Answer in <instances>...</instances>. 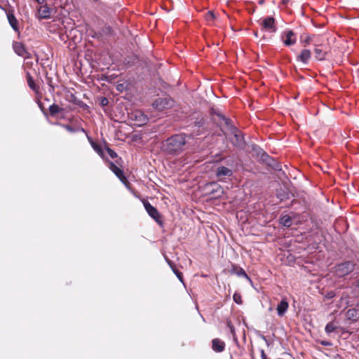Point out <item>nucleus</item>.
<instances>
[{
    "mask_svg": "<svg viewBox=\"0 0 359 359\" xmlns=\"http://www.w3.org/2000/svg\"><path fill=\"white\" fill-rule=\"evenodd\" d=\"M107 98H104L102 100V105H105L107 104Z\"/></svg>",
    "mask_w": 359,
    "mask_h": 359,
    "instance_id": "obj_35",
    "label": "nucleus"
},
{
    "mask_svg": "<svg viewBox=\"0 0 359 359\" xmlns=\"http://www.w3.org/2000/svg\"><path fill=\"white\" fill-rule=\"evenodd\" d=\"M311 57V52L309 49H303L297 56V60L304 64H308Z\"/></svg>",
    "mask_w": 359,
    "mask_h": 359,
    "instance_id": "obj_15",
    "label": "nucleus"
},
{
    "mask_svg": "<svg viewBox=\"0 0 359 359\" xmlns=\"http://www.w3.org/2000/svg\"><path fill=\"white\" fill-rule=\"evenodd\" d=\"M62 111V109L57 104H52L49 107V112L50 115L54 116L56 114Z\"/></svg>",
    "mask_w": 359,
    "mask_h": 359,
    "instance_id": "obj_25",
    "label": "nucleus"
},
{
    "mask_svg": "<svg viewBox=\"0 0 359 359\" xmlns=\"http://www.w3.org/2000/svg\"><path fill=\"white\" fill-rule=\"evenodd\" d=\"M167 262L168 263V264L170 266V267L172 268L173 272L175 273V274L177 276V277L178 278V279L181 281V282H183V276H182V273L179 271L175 267V266H172V262L171 261L167 259Z\"/></svg>",
    "mask_w": 359,
    "mask_h": 359,
    "instance_id": "obj_23",
    "label": "nucleus"
},
{
    "mask_svg": "<svg viewBox=\"0 0 359 359\" xmlns=\"http://www.w3.org/2000/svg\"><path fill=\"white\" fill-rule=\"evenodd\" d=\"M358 306H359V302H358Z\"/></svg>",
    "mask_w": 359,
    "mask_h": 359,
    "instance_id": "obj_42",
    "label": "nucleus"
},
{
    "mask_svg": "<svg viewBox=\"0 0 359 359\" xmlns=\"http://www.w3.org/2000/svg\"><path fill=\"white\" fill-rule=\"evenodd\" d=\"M76 132L81 131V132H83V133H86L87 135V133H86V130L83 128H82V127L78 126V127L76 128Z\"/></svg>",
    "mask_w": 359,
    "mask_h": 359,
    "instance_id": "obj_32",
    "label": "nucleus"
},
{
    "mask_svg": "<svg viewBox=\"0 0 359 359\" xmlns=\"http://www.w3.org/2000/svg\"><path fill=\"white\" fill-rule=\"evenodd\" d=\"M109 168L123 184L127 185L128 180L124 176L123 172L121 169L112 162L109 163Z\"/></svg>",
    "mask_w": 359,
    "mask_h": 359,
    "instance_id": "obj_13",
    "label": "nucleus"
},
{
    "mask_svg": "<svg viewBox=\"0 0 359 359\" xmlns=\"http://www.w3.org/2000/svg\"><path fill=\"white\" fill-rule=\"evenodd\" d=\"M282 39L285 46H290L296 43L294 33L292 30H286L282 35Z\"/></svg>",
    "mask_w": 359,
    "mask_h": 359,
    "instance_id": "obj_11",
    "label": "nucleus"
},
{
    "mask_svg": "<svg viewBox=\"0 0 359 359\" xmlns=\"http://www.w3.org/2000/svg\"><path fill=\"white\" fill-rule=\"evenodd\" d=\"M143 205L148 215L151 218H153L158 224H162L161 216L158 210L147 201L144 200Z\"/></svg>",
    "mask_w": 359,
    "mask_h": 359,
    "instance_id": "obj_6",
    "label": "nucleus"
},
{
    "mask_svg": "<svg viewBox=\"0 0 359 359\" xmlns=\"http://www.w3.org/2000/svg\"><path fill=\"white\" fill-rule=\"evenodd\" d=\"M13 48L15 52L20 56H25V53H27L24 46L19 42H15L13 44Z\"/></svg>",
    "mask_w": 359,
    "mask_h": 359,
    "instance_id": "obj_18",
    "label": "nucleus"
},
{
    "mask_svg": "<svg viewBox=\"0 0 359 359\" xmlns=\"http://www.w3.org/2000/svg\"><path fill=\"white\" fill-rule=\"evenodd\" d=\"M62 127L65 128L69 133H76V128H74L69 125H62Z\"/></svg>",
    "mask_w": 359,
    "mask_h": 359,
    "instance_id": "obj_28",
    "label": "nucleus"
},
{
    "mask_svg": "<svg viewBox=\"0 0 359 359\" xmlns=\"http://www.w3.org/2000/svg\"><path fill=\"white\" fill-rule=\"evenodd\" d=\"M235 273L240 277H244L246 279L250 280V278L242 268H234Z\"/></svg>",
    "mask_w": 359,
    "mask_h": 359,
    "instance_id": "obj_24",
    "label": "nucleus"
},
{
    "mask_svg": "<svg viewBox=\"0 0 359 359\" xmlns=\"http://www.w3.org/2000/svg\"><path fill=\"white\" fill-rule=\"evenodd\" d=\"M262 29L267 30L270 32H276V27L275 25V19L272 17L264 18L262 22Z\"/></svg>",
    "mask_w": 359,
    "mask_h": 359,
    "instance_id": "obj_12",
    "label": "nucleus"
},
{
    "mask_svg": "<svg viewBox=\"0 0 359 359\" xmlns=\"http://www.w3.org/2000/svg\"><path fill=\"white\" fill-rule=\"evenodd\" d=\"M261 358L262 359H267V356L263 349L261 350Z\"/></svg>",
    "mask_w": 359,
    "mask_h": 359,
    "instance_id": "obj_33",
    "label": "nucleus"
},
{
    "mask_svg": "<svg viewBox=\"0 0 359 359\" xmlns=\"http://www.w3.org/2000/svg\"><path fill=\"white\" fill-rule=\"evenodd\" d=\"M359 320V316H351V317L346 318L343 321L334 319V320L328 323L325 327V331L327 334L331 333H339V332H348V328L353 322Z\"/></svg>",
    "mask_w": 359,
    "mask_h": 359,
    "instance_id": "obj_2",
    "label": "nucleus"
},
{
    "mask_svg": "<svg viewBox=\"0 0 359 359\" xmlns=\"http://www.w3.org/2000/svg\"><path fill=\"white\" fill-rule=\"evenodd\" d=\"M333 295L332 294H329V297H332Z\"/></svg>",
    "mask_w": 359,
    "mask_h": 359,
    "instance_id": "obj_41",
    "label": "nucleus"
},
{
    "mask_svg": "<svg viewBox=\"0 0 359 359\" xmlns=\"http://www.w3.org/2000/svg\"><path fill=\"white\" fill-rule=\"evenodd\" d=\"M280 223L286 227H289L292 225V219L289 215H283L280 219Z\"/></svg>",
    "mask_w": 359,
    "mask_h": 359,
    "instance_id": "obj_21",
    "label": "nucleus"
},
{
    "mask_svg": "<svg viewBox=\"0 0 359 359\" xmlns=\"http://www.w3.org/2000/svg\"><path fill=\"white\" fill-rule=\"evenodd\" d=\"M215 174L219 181H225L233 175V170L225 166H219Z\"/></svg>",
    "mask_w": 359,
    "mask_h": 359,
    "instance_id": "obj_8",
    "label": "nucleus"
},
{
    "mask_svg": "<svg viewBox=\"0 0 359 359\" xmlns=\"http://www.w3.org/2000/svg\"><path fill=\"white\" fill-rule=\"evenodd\" d=\"M226 325L229 328L230 332L233 338V340L237 341V337L236 334L235 327L230 320H226Z\"/></svg>",
    "mask_w": 359,
    "mask_h": 359,
    "instance_id": "obj_22",
    "label": "nucleus"
},
{
    "mask_svg": "<svg viewBox=\"0 0 359 359\" xmlns=\"http://www.w3.org/2000/svg\"><path fill=\"white\" fill-rule=\"evenodd\" d=\"M355 264L351 262H345L335 266V273L338 277H344L354 270Z\"/></svg>",
    "mask_w": 359,
    "mask_h": 359,
    "instance_id": "obj_5",
    "label": "nucleus"
},
{
    "mask_svg": "<svg viewBox=\"0 0 359 359\" xmlns=\"http://www.w3.org/2000/svg\"><path fill=\"white\" fill-rule=\"evenodd\" d=\"M130 117L139 126L146 124L148 121L147 116L142 111L139 110L133 111Z\"/></svg>",
    "mask_w": 359,
    "mask_h": 359,
    "instance_id": "obj_10",
    "label": "nucleus"
},
{
    "mask_svg": "<svg viewBox=\"0 0 359 359\" xmlns=\"http://www.w3.org/2000/svg\"><path fill=\"white\" fill-rule=\"evenodd\" d=\"M39 4H42L44 0H35Z\"/></svg>",
    "mask_w": 359,
    "mask_h": 359,
    "instance_id": "obj_39",
    "label": "nucleus"
},
{
    "mask_svg": "<svg viewBox=\"0 0 359 359\" xmlns=\"http://www.w3.org/2000/svg\"><path fill=\"white\" fill-rule=\"evenodd\" d=\"M233 301L236 303V304H241L242 303V297H241V295L238 293V292H235L233 295Z\"/></svg>",
    "mask_w": 359,
    "mask_h": 359,
    "instance_id": "obj_26",
    "label": "nucleus"
},
{
    "mask_svg": "<svg viewBox=\"0 0 359 359\" xmlns=\"http://www.w3.org/2000/svg\"><path fill=\"white\" fill-rule=\"evenodd\" d=\"M355 288H357L358 290V292H359V279L356 282Z\"/></svg>",
    "mask_w": 359,
    "mask_h": 359,
    "instance_id": "obj_37",
    "label": "nucleus"
},
{
    "mask_svg": "<svg viewBox=\"0 0 359 359\" xmlns=\"http://www.w3.org/2000/svg\"><path fill=\"white\" fill-rule=\"evenodd\" d=\"M311 41V37L309 36H308L306 39L304 40V43H305L304 44V46H306V44H309Z\"/></svg>",
    "mask_w": 359,
    "mask_h": 359,
    "instance_id": "obj_34",
    "label": "nucleus"
},
{
    "mask_svg": "<svg viewBox=\"0 0 359 359\" xmlns=\"http://www.w3.org/2000/svg\"><path fill=\"white\" fill-rule=\"evenodd\" d=\"M87 137L89 140V142H90V144L92 146V147L93 148V149L101 156H103V151H102V149L100 145L96 144L95 142H94L93 141V140L87 135Z\"/></svg>",
    "mask_w": 359,
    "mask_h": 359,
    "instance_id": "obj_20",
    "label": "nucleus"
},
{
    "mask_svg": "<svg viewBox=\"0 0 359 359\" xmlns=\"http://www.w3.org/2000/svg\"><path fill=\"white\" fill-rule=\"evenodd\" d=\"M288 308V303L286 299H282L277 306V311L278 314H283Z\"/></svg>",
    "mask_w": 359,
    "mask_h": 359,
    "instance_id": "obj_19",
    "label": "nucleus"
},
{
    "mask_svg": "<svg viewBox=\"0 0 359 359\" xmlns=\"http://www.w3.org/2000/svg\"><path fill=\"white\" fill-rule=\"evenodd\" d=\"M0 8L4 10L6 14V17L8 21L10 26L17 34H20V25L19 22L15 16L14 8L12 6H9L7 8H4L2 6H0Z\"/></svg>",
    "mask_w": 359,
    "mask_h": 359,
    "instance_id": "obj_4",
    "label": "nucleus"
},
{
    "mask_svg": "<svg viewBox=\"0 0 359 359\" xmlns=\"http://www.w3.org/2000/svg\"><path fill=\"white\" fill-rule=\"evenodd\" d=\"M289 0H281V2L283 5H287Z\"/></svg>",
    "mask_w": 359,
    "mask_h": 359,
    "instance_id": "obj_36",
    "label": "nucleus"
},
{
    "mask_svg": "<svg viewBox=\"0 0 359 359\" xmlns=\"http://www.w3.org/2000/svg\"><path fill=\"white\" fill-rule=\"evenodd\" d=\"M214 18H215L214 13L212 12H208V13L206 16V19L208 20H212Z\"/></svg>",
    "mask_w": 359,
    "mask_h": 359,
    "instance_id": "obj_30",
    "label": "nucleus"
},
{
    "mask_svg": "<svg viewBox=\"0 0 359 359\" xmlns=\"http://www.w3.org/2000/svg\"><path fill=\"white\" fill-rule=\"evenodd\" d=\"M224 342L219 339L216 338L212 341V348L215 351L222 352L224 351Z\"/></svg>",
    "mask_w": 359,
    "mask_h": 359,
    "instance_id": "obj_16",
    "label": "nucleus"
},
{
    "mask_svg": "<svg viewBox=\"0 0 359 359\" xmlns=\"http://www.w3.org/2000/svg\"><path fill=\"white\" fill-rule=\"evenodd\" d=\"M321 344H322L323 345H324V346H327V345H329V344H330V343H329V342H327V341H323Z\"/></svg>",
    "mask_w": 359,
    "mask_h": 359,
    "instance_id": "obj_38",
    "label": "nucleus"
},
{
    "mask_svg": "<svg viewBox=\"0 0 359 359\" xmlns=\"http://www.w3.org/2000/svg\"><path fill=\"white\" fill-rule=\"evenodd\" d=\"M26 79H27V82L29 87L32 90H34L35 93H38L39 90V87L34 83L32 76H31V74L29 72H27Z\"/></svg>",
    "mask_w": 359,
    "mask_h": 359,
    "instance_id": "obj_17",
    "label": "nucleus"
},
{
    "mask_svg": "<svg viewBox=\"0 0 359 359\" xmlns=\"http://www.w3.org/2000/svg\"><path fill=\"white\" fill-rule=\"evenodd\" d=\"M187 135L176 134L168 137L163 144V151L170 155H177L184 150L187 144Z\"/></svg>",
    "mask_w": 359,
    "mask_h": 359,
    "instance_id": "obj_1",
    "label": "nucleus"
},
{
    "mask_svg": "<svg viewBox=\"0 0 359 359\" xmlns=\"http://www.w3.org/2000/svg\"><path fill=\"white\" fill-rule=\"evenodd\" d=\"M52 10L47 6L43 5L38 9V15L39 18L48 19L50 18Z\"/></svg>",
    "mask_w": 359,
    "mask_h": 359,
    "instance_id": "obj_14",
    "label": "nucleus"
},
{
    "mask_svg": "<svg viewBox=\"0 0 359 359\" xmlns=\"http://www.w3.org/2000/svg\"><path fill=\"white\" fill-rule=\"evenodd\" d=\"M203 120H202V119H201V120H200V121H196V122H195V125H196V126H198V128H200V127L203 126Z\"/></svg>",
    "mask_w": 359,
    "mask_h": 359,
    "instance_id": "obj_31",
    "label": "nucleus"
},
{
    "mask_svg": "<svg viewBox=\"0 0 359 359\" xmlns=\"http://www.w3.org/2000/svg\"><path fill=\"white\" fill-rule=\"evenodd\" d=\"M217 115L222 121H224V124L227 127H230L231 128L232 133L233 135V137L231 139V143L238 149H243L245 146V142L241 132L236 128L232 127L231 120L229 118H226L224 116L220 114H217Z\"/></svg>",
    "mask_w": 359,
    "mask_h": 359,
    "instance_id": "obj_3",
    "label": "nucleus"
},
{
    "mask_svg": "<svg viewBox=\"0 0 359 359\" xmlns=\"http://www.w3.org/2000/svg\"><path fill=\"white\" fill-rule=\"evenodd\" d=\"M107 151L112 158H114L117 156V154L109 147L107 148Z\"/></svg>",
    "mask_w": 359,
    "mask_h": 359,
    "instance_id": "obj_29",
    "label": "nucleus"
},
{
    "mask_svg": "<svg viewBox=\"0 0 359 359\" xmlns=\"http://www.w3.org/2000/svg\"><path fill=\"white\" fill-rule=\"evenodd\" d=\"M256 334H257V337H260L262 340H264L267 346L269 345V342L267 340L266 337L263 334H262L259 331L257 330L256 331Z\"/></svg>",
    "mask_w": 359,
    "mask_h": 359,
    "instance_id": "obj_27",
    "label": "nucleus"
},
{
    "mask_svg": "<svg viewBox=\"0 0 359 359\" xmlns=\"http://www.w3.org/2000/svg\"><path fill=\"white\" fill-rule=\"evenodd\" d=\"M201 318H202V319H203V321H205V319H204V318H203V316H201Z\"/></svg>",
    "mask_w": 359,
    "mask_h": 359,
    "instance_id": "obj_40",
    "label": "nucleus"
},
{
    "mask_svg": "<svg viewBox=\"0 0 359 359\" xmlns=\"http://www.w3.org/2000/svg\"><path fill=\"white\" fill-rule=\"evenodd\" d=\"M328 48L327 46L323 44H318L315 46L314 55L316 60L320 61L325 60Z\"/></svg>",
    "mask_w": 359,
    "mask_h": 359,
    "instance_id": "obj_9",
    "label": "nucleus"
},
{
    "mask_svg": "<svg viewBox=\"0 0 359 359\" xmlns=\"http://www.w3.org/2000/svg\"><path fill=\"white\" fill-rule=\"evenodd\" d=\"M173 104V100L168 97L158 98L152 104L154 108L158 111L171 107Z\"/></svg>",
    "mask_w": 359,
    "mask_h": 359,
    "instance_id": "obj_7",
    "label": "nucleus"
}]
</instances>
